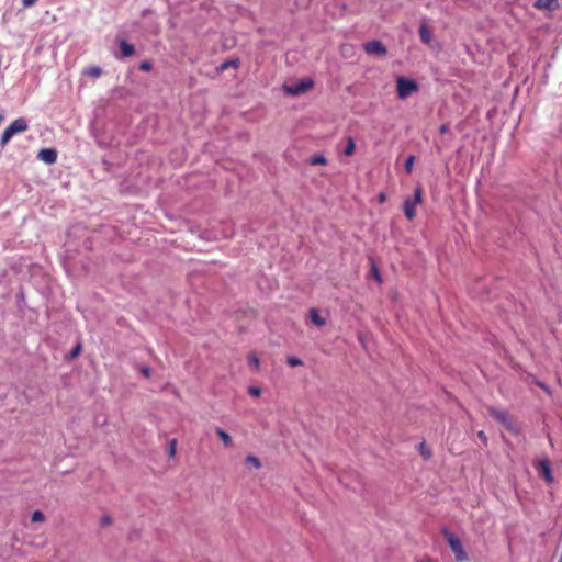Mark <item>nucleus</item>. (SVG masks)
I'll use <instances>...</instances> for the list:
<instances>
[{
    "instance_id": "f257e3e1",
    "label": "nucleus",
    "mask_w": 562,
    "mask_h": 562,
    "mask_svg": "<svg viewBox=\"0 0 562 562\" xmlns=\"http://www.w3.org/2000/svg\"><path fill=\"white\" fill-rule=\"evenodd\" d=\"M424 201V189L418 184L414 189L413 196L406 198L403 204V211L407 220L412 221L416 216V206Z\"/></svg>"
},
{
    "instance_id": "f03ea898",
    "label": "nucleus",
    "mask_w": 562,
    "mask_h": 562,
    "mask_svg": "<svg viewBox=\"0 0 562 562\" xmlns=\"http://www.w3.org/2000/svg\"><path fill=\"white\" fill-rule=\"evenodd\" d=\"M487 411L490 415L493 418H495L499 424H502L509 432L514 435H517L519 432V427L517 426L516 420L506 411L496 408L494 406H490Z\"/></svg>"
},
{
    "instance_id": "7ed1b4c3",
    "label": "nucleus",
    "mask_w": 562,
    "mask_h": 562,
    "mask_svg": "<svg viewBox=\"0 0 562 562\" xmlns=\"http://www.w3.org/2000/svg\"><path fill=\"white\" fill-rule=\"evenodd\" d=\"M29 130V123L24 117H18L10 123V125L3 131L0 136V146L4 147L10 139L19 133H23Z\"/></svg>"
},
{
    "instance_id": "20e7f679",
    "label": "nucleus",
    "mask_w": 562,
    "mask_h": 562,
    "mask_svg": "<svg viewBox=\"0 0 562 562\" xmlns=\"http://www.w3.org/2000/svg\"><path fill=\"white\" fill-rule=\"evenodd\" d=\"M442 535L445 539L447 540L450 549L456 555V560L458 562H463L468 560V553L465 552L460 539L452 532H450L447 529L442 530Z\"/></svg>"
},
{
    "instance_id": "39448f33",
    "label": "nucleus",
    "mask_w": 562,
    "mask_h": 562,
    "mask_svg": "<svg viewBox=\"0 0 562 562\" xmlns=\"http://www.w3.org/2000/svg\"><path fill=\"white\" fill-rule=\"evenodd\" d=\"M417 91H418V85L415 80L407 79L403 76L397 77L396 94H397L398 99L405 100Z\"/></svg>"
},
{
    "instance_id": "423d86ee",
    "label": "nucleus",
    "mask_w": 562,
    "mask_h": 562,
    "mask_svg": "<svg viewBox=\"0 0 562 562\" xmlns=\"http://www.w3.org/2000/svg\"><path fill=\"white\" fill-rule=\"evenodd\" d=\"M314 87V81L310 78L302 79L293 85L285 86V91L291 95L305 93Z\"/></svg>"
},
{
    "instance_id": "0eeeda50",
    "label": "nucleus",
    "mask_w": 562,
    "mask_h": 562,
    "mask_svg": "<svg viewBox=\"0 0 562 562\" xmlns=\"http://www.w3.org/2000/svg\"><path fill=\"white\" fill-rule=\"evenodd\" d=\"M363 49L367 54L370 55H386V47L380 41H371L363 45Z\"/></svg>"
},
{
    "instance_id": "6e6552de",
    "label": "nucleus",
    "mask_w": 562,
    "mask_h": 562,
    "mask_svg": "<svg viewBox=\"0 0 562 562\" xmlns=\"http://www.w3.org/2000/svg\"><path fill=\"white\" fill-rule=\"evenodd\" d=\"M537 469L548 483H551L553 481L550 462L547 459L539 461Z\"/></svg>"
},
{
    "instance_id": "1a4fd4ad",
    "label": "nucleus",
    "mask_w": 562,
    "mask_h": 562,
    "mask_svg": "<svg viewBox=\"0 0 562 562\" xmlns=\"http://www.w3.org/2000/svg\"><path fill=\"white\" fill-rule=\"evenodd\" d=\"M37 157L44 162L52 165L57 160V153L52 148H44L38 151Z\"/></svg>"
},
{
    "instance_id": "9d476101",
    "label": "nucleus",
    "mask_w": 562,
    "mask_h": 562,
    "mask_svg": "<svg viewBox=\"0 0 562 562\" xmlns=\"http://www.w3.org/2000/svg\"><path fill=\"white\" fill-rule=\"evenodd\" d=\"M121 54L123 57H131L135 54V47L133 44L127 43L124 40L120 41Z\"/></svg>"
},
{
    "instance_id": "9b49d317",
    "label": "nucleus",
    "mask_w": 562,
    "mask_h": 562,
    "mask_svg": "<svg viewBox=\"0 0 562 562\" xmlns=\"http://www.w3.org/2000/svg\"><path fill=\"white\" fill-rule=\"evenodd\" d=\"M310 318H311V322L318 327H322L326 324L325 318L321 316L317 308L310 310Z\"/></svg>"
},
{
    "instance_id": "f8f14e48",
    "label": "nucleus",
    "mask_w": 562,
    "mask_h": 562,
    "mask_svg": "<svg viewBox=\"0 0 562 562\" xmlns=\"http://www.w3.org/2000/svg\"><path fill=\"white\" fill-rule=\"evenodd\" d=\"M240 65V61L238 58L228 59L221 64V66L217 68V72H223L227 70L228 68H238Z\"/></svg>"
},
{
    "instance_id": "ddd939ff",
    "label": "nucleus",
    "mask_w": 562,
    "mask_h": 562,
    "mask_svg": "<svg viewBox=\"0 0 562 562\" xmlns=\"http://www.w3.org/2000/svg\"><path fill=\"white\" fill-rule=\"evenodd\" d=\"M215 432L220 437V439L222 440V442L225 447L232 446V443H233L232 437L224 429L216 427Z\"/></svg>"
},
{
    "instance_id": "4468645a",
    "label": "nucleus",
    "mask_w": 562,
    "mask_h": 562,
    "mask_svg": "<svg viewBox=\"0 0 562 562\" xmlns=\"http://www.w3.org/2000/svg\"><path fill=\"white\" fill-rule=\"evenodd\" d=\"M419 36L423 43L429 44L432 38V33L425 24H423L419 27Z\"/></svg>"
},
{
    "instance_id": "2eb2a0df",
    "label": "nucleus",
    "mask_w": 562,
    "mask_h": 562,
    "mask_svg": "<svg viewBox=\"0 0 562 562\" xmlns=\"http://www.w3.org/2000/svg\"><path fill=\"white\" fill-rule=\"evenodd\" d=\"M83 75L92 78H99L102 75V69L99 66H90L83 70Z\"/></svg>"
},
{
    "instance_id": "dca6fc26",
    "label": "nucleus",
    "mask_w": 562,
    "mask_h": 562,
    "mask_svg": "<svg viewBox=\"0 0 562 562\" xmlns=\"http://www.w3.org/2000/svg\"><path fill=\"white\" fill-rule=\"evenodd\" d=\"M247 359L249 366H251L254 370L258 371L260 369V360L255 352H250Z\"/></svg>"
},
{
    "instance_id": "f3484780",
    "label": "nucleus",
    "mask_w": 562,
    "mask_h": 562,
    "mask_svg": "<svg viewBox=\"0 0 562 562\" xmlns=\"http://www.w3.org/2000/svg\"><path fill=\"white\" fill-rule=\"evenodd\" d=\"M355 150H356V143L352 137H348L346 147L344 149V155L351 156V155H353Z\"/></svg>"
},
{
    "instance_id": "a211bd4d",
    "label": "nucleus",
    "mask_w": 562,
    "mask_h": 562,
    "mask_svg": "<svg viewBox=\"0 0 562 562\" xmlns=\"http://www.w3.org/2000/svg\"><path fill=\"white\" fill-rule=\"evenodd\" d=\"M419 453L424 457V459L428 460L431 458V450L426 445V442H422L418 447Z\"/></svg>"
},
{
    "instance_id": "6ab92c4d",
    "label": "nucleus",
    "mask_w": 562,
    "mask_h": 562,
    "mask_svg": "<svg viewBox=\"0 0 562 562\" xmlns=\"http://www.w3.org/2000/svg\"><path fill=\"white\" fill-rule=\"evenodd\" d=\"M310 164L313 165V166H316V165H323L324 166V165L327 164V159L323 155H314L313 157H311Z\"/></svg>"
},
{
    "instance_id": "aec40b11",
    "label": "nucleus",
    "mask_w": 562,
    "mask_h": 562,
    "mask_svg": "<svg viewBox=\"0 0 562 562\" xmlns=\"http://www.w3.org/2000/svg\"><path fill=\"white\" fill-rule=\"evenodd\" d=\"M554 0H537L535 3V7L537 9H548L550 10L552 8V3Z\"/></svg>"
},
{
    "instance_id": "412c9836",
    "label": "nucleus",
    "mask_w": 562,
    "mask_h": 562,
    "mask_svg": "<svg viewBox=\"0 0 562 562\" xmlns=\"http://www.w3.org/2000/svg\"><path fill=\"white\" fill-rule=\"evenodd\" d=\"M246 463L252 465L256 469H260L261 468L260 460L257 457L252 456V454H249V456L246 457Z\"/></svg>"
},
{
    "instance_id": "4be33fe9",
    "label": "nucleus",
    "mask_w": 562,
    "mask_h": 562,
    "mask_svg": "<svg viewBox=\"0 0 562 562\" xmlns=\"http://www.w3.org/2000/svg\"><path fill=\"white\" fill-rule=\"evenodd\" d=\"M45 520V516L41 510H35L31 515L32 522H43Z\"/></svg>"
},
{
    "instance_id": "5701e85b",
    "label": "nucleus",
    "mask_w": 562,
    "mask_h": 562,
    "mask_svg": "<svg viewBox=\"0 0 562 562\" xmlns=\"http://www.w3.org/2000/svg\"><path fill=\"white\" fill-rule=\"evenodd\" d=\"M286 363L290 367H299V366L303 364L302 360L300 358L295 357V356L288 357Z\"/></svg>"
},
{
    "instance_id": "b1692460",
    "label": "nucleus",
    "mask_w": 562,
    "mask_h": 562,
    "mask_svg": "<svg viewBox=\"0 0 562 562\" xmlns=\"http://www.w3.org/2000/svg\"><path fill=\"white\" fill-rule=\"evenodd\" d=\"M414 162H415V157L414 156H408L406 161H405V166H404L405 167V171L407 173H412Z\"/></svg>"
},
{
    "instance_id": "393cba45",
    "label": "nucleus",
    "mask_w": 562,
    "mask_h": 562,
    "mask_svg": "<svg viewBox=\"0 0 562 562\" xmlns=\"http://www.w3.org/2000/svg\"><path fill=\"white\" fill-rule=\"evenodd\" d=\"M176 452H177V440L172 439V440H170L169 447H168L169 457L173 458L176 456Z\"/></svg>"
},
{
    "instance_id": "a878e982",
    "label": "nucleus",
    "mask_w": 562,
    "mask_h": 562,
    "mask_svg": "<svg viewBox=\"0 0 562 562\" xmlns=\"http://www.w3.org/2000/svg\"><path fill=\"white\" fill-rule=\"evenodd\" d=\"M153 68V65L149 60H144L139 64V69L142 71H150Z\"/></svg>"
},
{
    "instance_id": "bb28decb",
    "label": "nucleus",
    "mask_w": 562,
    "mask_h": 562,
    "mask_svg": "<svg viewBox=\"0 0 562 562\" xmlns=\"http://www.w3.org/2000/svg\"><path fill=\"white\" fill-rule=\"evenodd\" d=\"M112 522H113V519L109 515H104L100 519V524L102 527H106V526L111 525Z\"/></svg>"
},
{
    "instance_id": "cd10ccee",
    "label": "nucleus",
    "mask_w": 562,
    "mask_h": 562,
    "mask_svg": "<svg viewBox=\"0 0 562 562\" xmlns=\"http://www.w3.org/2000/svg\"><path fill=\"white\" fill-rule=\"evenodd\" d=\"M248 393L251 395V396H255V397H258L260 396L261 394V389L259 386H250L248 389Z\"/></svg>"
},
{
    "instance_id": "c85d7f7f",
    "label": "nucleus",
    "mask_w": 562,
    "mask_h": 562,
    "mask_svg": "<svg viewBox=\"0 0 562 562\" xmlns=\"http://www.w3.org/2000/svg\"><path fill=\"white\" fill-rule=\"evenodd\" d=\"M81 350H82V347H81L80 344L75 346L74 349L71 350V353H70L71 358H76L77 356H79Z\"/></svg>"
},
{
    "instance_id": "c756f323",
    "label": "nucleus",
    "mask_w": 562,
    "mask_h": 562,
    "mask_svg": "<svg viewBox=\"0 0 562 562\" xmlns=\"http://www.w3.org/2000/svg\"><path fill=\"white\" fill-rule=\"evenodd\" d=\"M477 437L484 443V446H487L488 439H487V436L485 435V432L483 430H480L477 432Z\"/></svg>"
},
{
    "instance_id": "7c9ffc66",
    "label": "nucleus",
    "mask_w": 562,
    "mask_h": 562,
    "mask_svg": "<svg viewBox=\"0 0 562 562\" xmlns=\"http://www.w3.org/2000/svg\"><path fill=\"white\" fill-rule=\"evenodd\" d=\"M373 276H374L375 280H376L379 283H381L382 279H381L380 272H379L378 268H376V267H374V266H373Z\"/></svg>"
},
{
    "instance_id": "2f4dec72",
    "label": "nucleus",
    "mask_w": 562,
    "mask_h": 562,
    "mask_svg": "<svg viewBox=\"0 0 562 562\" xmlns=\"http://www.w3.org/2000/svg\"><path fill=\"white\" fill-rule=\"evenodd\" d=\"M438 131H439V133H440L441 135H443V134H446V133H448V132H449V125H448V124H442V125L439 127V130H438Z\"/></svg>"
},
{
    "instance_id": "473e14b6",
    "label": "nucleus",
    "mask_w": 562,
    "mask_h": 562,
    "mask_svg": "<svg viewBox=\"0 0 562 562\" xmlns=\"http://www.w3.org/2000/svg\"><path fill=\"white\" fill-rule=\"evenodd\" d=\"M140 373L146 376V378H149L150 376V369L148 367H143L140 369Z\"/></svg>"
},
{
    "instance_id": "72a5a7b5",
    "label": "nucleus",
    "mask_w": 562,
    "mask_h": 562,
    "mask_svg": "<svg viewBox=\"0 0 562 562\" xmlns=\"http://www.w3.org/2000/svg\"><path fill=\"white\" fill-rule=\"evenodd\" d=\"M36 0H22L23 7L30 8L35 3Z\"/></svg>"
},
{
    "instance_id": "f704fd0d",
    "label": "nucleus",
    "mask_w": 562,
    "mask_h": 562,
    "mask_svg": "<svg viewBox=\"0 0 562 562\" xmlns=\"http://www.w3.org/2000/svg\"><path fill=\"white\" fill-rule=\"evenodd\" d=\"M385 200H386V195H385V193H380V194H379V202H380V203H384V202H385Z\"/></svg>"
},
{
    "instance_id": "c9c22d12",
    "label": "nucleus",
    "mask_w": 562,
    "mask_h": 562,
    "mask_svg": "<svg viewBox=\"0 0 562 562\" xmlns=\"http://www.w3.org/2000/svg\"><path fill=\"white\" fill-rule=\"evenodd\" d=\"M5 116H4V113L1 111L0 112V124L4 121Z\"/></svg>"
}]
</instances>
